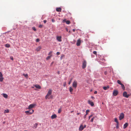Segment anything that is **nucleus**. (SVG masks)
<instances>
[{
  "label": "nucleus",
  "instance_id": "27",
  "mask_svg": "<svg viewBox=\"0 0 131 131\" xmlns=\"http://www.w3.org/2000/svg\"><path fill=\"white\" fill-rule=\"evenodd\" d=\"M51 56L52 55H51L50 56H48L46 58V59L47 60H48L49 59H50L51 58Z\"/></svg>",
  "mask_w": 131,
  "mask_h": 131
},
{
  "label": "nucleus",
  "instance_id": "42",
  "mask_svg": "<svg viewBox=\"0 0 131 131\" xmlns=\"http://www.w3.org/2000/svg\"><path fill=\"white\" fill-rule=\"evenodd\" d=\"M39 27L40 28H42V25H40L39 26Z\"/></svg>",
  "mask_w": 131,
  "mask_h": 131
},
{
  "label": "nucleus",
  "instance_id": "54",
  "mask_svg": "<svg viewBox=\"0 0 131 131\" xmlns=\"http://www.w3.org/2000/svg\"><path fill=\"white\" fill-rule=\"evenodd\" d=\"M91 98L93 99H94V97L93 96H91Z\"/></svg>",
  "mask_w": 131,
  "mask_h": 131
},
{
  "label": "nucleus",
  "instance_id": "25",
  "mask_svg": "<svg viewBox=\"0 0 131 131\" xmlns=\"http://www.w3.org/2000/svg\"><path fill=\"white\" fill-rule=\"evenodd\" d=\"M23 75L25 77L27 78L28 77V75L27 74H25L24 73L23 74Z\"/></svg>",
  "mask_w": 131,
  "mask_h": 131
},
{
  "label": "nucleus",
  "instance_id": "57",
  "mask_svg": "<svg viewBox=\"0 0 131 131\" xmlns=\"http://www.w3.org/2000/svg\"><path fill=\"white\" fill-rule=\"evenodd\" d=\"M86 127V125H84V128H85V127Z\"/></svg>",
  "mask_w": 131,
  "mask_h": 131
},
{
  "label": "nucleus",
  "instance_id": "58",
  "mask_svg": "<svg viewBox=\"0 0 131 131\" xmlns=\"http://www.w3.org/2000/svg\"><path fill=\"white\" fill-rule=\"evenodd\" d=\"M94 118V117H93L92 118H93V119Z\"/></svg>",
  "mask_w": 131,
  "mask_h": 131
},
{
  "label": "nucleus",
  "instance_id": "55",
  "mask_svg": "<svg viewBox=\"0 0 131 131\" xmlns=\"http://www.w3.org/2000/svg\"><path fill=\"white\" fill-rule=\"evenodd\" d=\"M80 114V113H77V114L78 115H79V114Z\"/></svg>",
  "mask_w": 131,
  "mask_h": 131
},
{
  "label": "nucleus",
  "instance_id": "24",
  "mask_svg": "<svg viewBox=\"0 0 131 131\" xmlns=\"http://www.w3.org/2000/svg\"><path fill=\"white\" fill-rule=\"evenodd\" d=\"M5 46L7 48H9L10 47V45L9 44L7 43L5 45Z\"/></svg>",
  "mask_w": 131,
  "mask_h": 131
},
{
  "label": "nucleus",
  "instance_id": "8",
  "mask_svg": "<svg viewBox=\"0 0 131 131\" xmlns=\"http://www.w3.org/2000/svg\"><path fill=\"white\" fill-rule=\"evenodd\" d=\"M81 41L80 39L77 40L76 45L77 46H79L80 45Z\"/></svg>",
  "mask_w": 131,
  "mask_h": 131
},
{
  "label": "nucleus",
  "instance_id": "19",
  "mask_svg": "<svg viewBox=\"0 0 131 131\" xmlns=\"http://www.w3.org/2000/svg\"><path fill=\"white\" fill-rule=\"evenodd\" d=\"M56 10L57 12H61V8H57L56 9Z\"/></svg>",
  "mask_w": 131,
  "mask_h": 131
},
{
  "label": "nucleus",
  "instance_id": "45",
  "mask_svg": "<svg viewBox=\"0 0 131 131\" xmlns=\"http://www.w3.org/2000/svg\"><path fill=\"white\" fill-rule=\"evenodd\" d=\"M10 59L12 60H13V57H10Z\"/></svg>",
  "mask_w": 131,
  "mask_h": 131
},
{
  "label": "nucleus",
  "instance_id": "30",
  "mask_svg": "<svg viewBox=\"0 0 131 131\" xmlns=\"http://www.w3.org/2000/svg\"><path fill=\"white\" fill-rule=\"evenodd\" d=\"M9 112V110H5L4 111V113H8Z\"/></svg>",
  "mask_w": 131,
  "mask_h": 131
},
{
  "label": "nucleus",
  "instance_id": "43",
  "mask_svg": "<svg viewBox=\"0 0 131 131\" xmlns=\"http://www.w3.org/2000/svg\"><path fill=\"white\" fill-rule=\"evenodd\" d=\"M60 54V53L59 52H57V54L58 55H59Z\"/></svg>",
  "mask_w": 131,
  "mask_h": 131
},
{
  "label": "nucleus",
  "instance_id": "47",
  "mask_svg": "<svg viewBox=\"0 0 131 131\" xmlns=\"http://www.w3.org/2000/svg\"><path fill=\"white\" fill-rule=\"evenodd\" d=\"M94 119L92 118L91 119V122H92L93 121Z\"/></svg>",
  "mask_w": 131,
  "mask_h": 131
},
{
  "label": "nucleus",
  "instance_id": "52",
  "mask_svg": "<svg viewBox=\"0 0 131 131\" xmlns=\"http://www.w3.org/2000/svg\"><path fill=\"white\" fill-rule=\"evenodd\" d=\"M66 30L67 31H68V29L67 28H66Z\"/></svg>",
  "mask_w": 131,
  "mask_h": 131
},
{
  "label": "nucleus",
  "instance_id": "4",
  "mask_svg": "<svg viewBox=\"0 0 131 131\" xmlns=\"http://www.w3.org/2000/svg\"><path fill=\"white\" fill-rule=\"evenodd\" d=\"M118 91L116 90H114L113 91V95L114 96H116L118 94Z\"/></svg>",
  "mask_w": 131,
  "mask_h": 131
},
{
  "label": "nucleus",
  "instance_id": "59",
  "mask_svg": "<svg viewBox=\"0 0 131 131\" xmlns=\"http://www.w3.org/2000/svg\"><path fill=\"white\" fill-rule=\"evenodd\" d=\"M31 88H34V87H33V86L32 87H31Z\"/></svg>",
  "mask_w": 131,
  "mask_h": 131
},
{
  "label": "nucleus",
  "instance_id": "3",
  "mask_svg": "<svg viewBox=\"0 0 131 131\" xmlns=\"http://www.w3.org/2000/svg\"><path fill=\"white\" fill-rule=\"evenodd\" d=\"M34 112V111L33 110L29 109V110L25 111V113L26 114H31L33 113Z\"/></svg>",
  "mask_w": 131,
  "mask_h": 131
},
{
  "label": "nucleus",
  "instance_id": "2",
  "mask_svg": "<svg viewBox=\"0 0 131 131\" xmlns=\"http://www.w3.org/2000/svg\"><path fill=\"white\" fill-rule=\"evenodd\" d=\"M77 84L78 82L77 81L75 80L73 82L72 86L73 88L75 89H76L77 87Z\"/></svg>",
  "mask_w": 131,
  "mask_h": 131
},
{
  "label": "nucleus",
  "instance_id": "29",
  "mask_svg": "<svg viewBox=\"0 0 131 131\" xmlns=\"http://www.w3.org/2000/svg\"><path fill=\"white\" fill-rule=\"evenodd\" d=\"M117 83L120 84V85H121V84H122V83H121V81L119 80H118L117 81Z\"/></svg>",
  "mask_w": 131,
  "mask_h": 131
},
{
  "label": "nucleus",
  "instance_id": "21",
  "mask_svg": "<svg viewBox=\"0 0 131 131\" xmlns=\"http://www.w3.org/2000/svg\"><path fill=\"white\" fill-rule=\"evenodd\" d=\"M3 96L4 97L6 98H7L8 97V95L6 94H3Z\"/></svg>",
  "mask_w": 131,
  "mask_h": 131
},
{
  "label": "nucleus",
  "instance_id": "35",
  "mask_svg": "<svg viewBox=\"0 0 131 131\" xmlns=\"http://www.w3.org/2000/svg\"><path fill=\"white\" fill-rule=\"evenodd\" d=\"M61 108H60L58 110V113H61Z\"/></svg>",
  "mask_w": 131,
  "mask_h": 131
},
{
  "label": "nucleus",
  "instance_id": "26",
  "mask_svg": "<svg viewBox=\"0 0 131 131\" xmlns=\"http://www.w3.org/2000/svg\"><path fill=\"white\" fill-rule=\"evenodd\" d=\"M109 88V87L108 86L106 87V86H104L103 87V89L105 90H106L107 89V88Z\"/></svg>",
  "mask_w": 131,
  "mask_h": 131
},
{
  "label": "nucleus",
  "instance_id": "1",
  "mask_svg": "<svg viewBox=\"0 0 131 131\" xmlns=\"http://www.w3.org/2000/svg\"><path fill=\"white\" fill-rule=\"evenodd\" d=\"M52 90H51L50 89L49 90L48 92L46 95L45 97L46 99H49V98H48L49 97L51 94L52 93Z\"/></svg>",
  "mask_w": 131,
  "mask_h": 131
},
{
  "label": "nucleus",
  "instance_id": "50",
  "mask_svg": "<svg viewBox=\"0 0 131 131\" xmlns=\"http://www.w3.org/2000/svg\"><path fill=\"white\" fill-rule=\"evenodd\" d=\"M97 93V91H95L94 92V94H96Z\"/></svg>",
  "mask_w": 131,
  "mask_h": 131
},
{
  "label": "nucleus",
  "instance_id": "5",
  "mask_svg": "<svg viewBox=\"0 0 131 131\" xmlns=\"http://www.w3.org/2000/svg\"><path fill=\"white\" fill-rule=\"evenodd\" d=\"M123 95L124 97L127 98H128L130 96L129 94H127V93L126 92H124L123 93Z\"/></svg>",
  "mask_w": 131,
  "mask_h": 131
},
{
  "label": "nucleus",
  "instance_id": "34",
  "mask_svg": "<svg viewBox=\"0 0 131 131\" xmlns=\"http://www.w3.org/2000/svg\"><path fill=\"white\" fill-rule=\"evenodd\" d=\"M32 29L35 31H36L37 30L35 28V27H32Z\"/></svg>",
  "mask_w": 131,
  "mask_h": 131
},
{
  "label": "nucleus",
  "instance_id": "36",
  "mask_svg": "<svg viewBox=\"0 0 131 131\" xmlns=\"http://www.w3.org/2000/svg\"><path fill=\"white\" fill-rule=\"evenodd\" d=\"M93 53L94 54L97 55V52L96 51H94L93 52Z\"/></svg>",
  "mask_w": 131,
  "mask_h": 131
},
{
  "label": "nucleus",
  "instance_id": "46",
  "mask_svg": "<svg viewBox=\"0 0 131 131\" xmlns=\"http://www.w3.org/2000/svg\"><path fill=\"white\" fill-rule=\"evenodd\" d=\"M107 72L106 71H105L104 72V74L105 75H106L107 74Z\"/></svg>",
  "mask_w": 131,
  "mask_h": 131
},
{
  "label": "nucleus",
  "instance_id": "10",
  "mask_svg": "<svg viewBox=\"0 0 131 131\" xmlns=\"http://www.w3.org/2000/svg\"><path fill=\"white\" fill-rule=\"evenodd\" d=\"M36 105L35 104H32L29 105L28 107V109H31V108H33Z\"/></svg>",
  "mask_w": 131,
  "mask_h": 131
},
{
  "label": "nucleus",
  "instance_id": "31",
  "mask_svg": "<svg viewBox=\"0 0 131 131\" xmlns=\"http://www.w3.org/2000/svg\"><path fill=\"white\" fill-rule=\"evenodd\" d=\"M114 121L116 123H118L119 122H118L117 119L116 118H115L114 119Z\"/></svg>",
  "mask_w": 131,
  "mask_h": 131
},
{
  "label": "nucleus",
  "instance_id": "61",
  "mask_svg": "<svg viewBox=\"0 0 131 131\" xmlns=\"http://www.w3.org/2000/svg\"><path fill=\"white\" fill-rule=\"evenodd\" d=\"M24 131H27L25 130H24Z\"/></svg>",
  "mask_w": 131,
  "mask_h": 131
},
{
  "label": "nucleus",
  "instance_id": "48",
  "mask_svg": "<svg viewBox=\"0 0 131 131\" xmlns=\"http://www.w3.org/2000/svg\"><path fill=\"white\" fill-rule=\"evenodd\" d=\"M46 22L47 20H43V22L45 23H46Z\"/></svg>",
  "mask_w": 131,
  "mask_h": 131
},
{
  "label": "nucleus",
  "instance_id": "11",
  "mask_svg": "<svg viewBox=\"0 0 131 131\" xmlns=\"http://www.w3.org/2000/svg\"><path fill=\"white\" fill-rule=\"evenodd\" d=\"M61 37V36H57V40L61 42L62 41Z\"/></svg>",
  "mask_w": 131,
  "mask_h": 131
},
{
  "label": "nucleus",
  "instance_id": "33",
  "mask_svg": "<svg viewBox=\"0 0 131 131\" xmlns=\"http://www.w3.org/2000/svg\"><path fill=\"white\" fill-rule=\"evenodd\" d=\"M66 23L68 24H69L70 23V21L69 20L67 21Z\"/></svg>",
  "mask_w": 131,
  "mask_h": 131
},
{
  "label": "nucleus",
  "instance_id": "53",
  "mask_svg": "<svg viewBox=\"0 0 131 131\" xmlns=\"http://www.w3.org/2000/svg\"><path fill=\"white\" fill-rule=\"evenodd\" d=\"M57 74H60V72H59V71H58V72H57Z\"/></svg>",
  "mask_w": 131,
  "mask_h": 131
},
{
  "label": "nucleus",
  "instance_id": "32",
  "mask_svg": "<svg viewBox=\"0 0 131 131\" xmlns=\"http://www.w3.org/2000/svg\"><path fill=\"white\" fill-rule=\"evenodd\" d=\"M119 123H117L116 127L117 129H118L119 128Z\"/></svg>",
  "mask_w": 131,
  "mask_h": 131
},
{
  "label": "nucleus",
  "instance_id": "14",
  "mask_svg": "<svg viewBox=\"0 0 131 131\" xmlns=\"http://www.w3.org/2000/svg\"><path fill=\"white\" fill-rule=\"evenodd\" d=\"M57 117V115L55 114H54L52 115L51 117V118L52 119H54L56 118Z\"/></svg>",
  "mask_w": 131,
  "mask_h": 131
},
{
  "label": "nucleus",
  "instance_id": "16",
  "mask_svg": "<svg viewBox=\"0 0 131 131\" xmlns=\"http://www.w3.org/2000/svg\"><path fill=\"white\" fill-rule=\"evenodd\" d=\"M41 48V46H39L36 48V50L37 51H39Z\"/></svg>",
  "mask_w": 131,
  "mask_h": 131
},
{
  "label": "nucleus",
  "instance_id": "12",
  "mask_svg": "<svg viewBox=\"0 0 131 131\" xmlns=\"http://www.w3.org/2000/svg\"><path fill=\"white\" fill-rule=\"evenodd\" d=\"M89 112V110H87L86 111V113L84 115V118H86V116H87V115L88 114V113Z\"/></svg>",
  "mask_w": 131,
  "mask_h": 131
},
{
  "label": "nucleus",
  "instance_id": "18",
  "mask_svg": "<svg viewBox=\"0 0 131 131\" xmlns=\"http://www.w3.org/2000/svg\"><path fill=\"white\" fill-rule=\"evenodd\" d=\"M128 125V123H126L124 125L123 128L125 129L126 128Z\"/></svg>",
  "mask_w": 131,
  "mask_h": 131
},
{
  "label": "nucleus",
  "instance_id": "44",
  "mask_svg": "<svg viewBox=\"0 0 131 131\" xmlns=\"http://www.w3.org/2000/svg\"><path fill=\"white\" fill-rule=\"evenodd\" d=\"M66 21H67L66 20V19H64L63 20V22H66Z\"/></svg>",
  "mask_w": 131,
  "mask_h": 131
},
{
  "label": "nucleus",
  "instance_id": "23",
  "mask_svg": "<svg viewBox=\"0 0 131 131\" xmlns=\"http://www.w3.org/2000/svg\"><path fill=\"white\" fill-rule=\"evenodd\" d=\"M37 123H35V124L34 125L33 128H36L37 126Z\"/></svg>",
  "mask_w": 131,
  "mask_h": 131
},
{
  "label": "nucleus",
  "instance_id": "40",
  "mask_svg": "<svg viewBox=\"0 0 131 131\" xmlns=\"http://www.w3.org/2000/svg\"><path fill=\"white\" fill-rule=\"evenodd\" d=\"M52 53V51H51L49 53L48 55H51Z\"/></svg>",
  "mask_w": 131,
  "mask_h": 131
},
{
  "label": "nucleus",
  "instance_id": "9",
  "mask_svg": "<svg viewBox=\"0 0 131 131\" xmlns=\"http://www.w3.org/2000/svg\"><path fill=\"white\" fill-rule=\"evenodd\" d=\"M86 62L85 61H83L82 64V68H85L86 66Z\"/></svg>",
  "mask_w": 131,
  "mask_h": 131
},
{
  "label": "nucleus",
  "instance_id": "60",
  "mask_svg": "<svg viewBox=\"0 0 131 131\" xmlns=\"http://www.w3.org/2000/svg\"><path fill=\"white\" fill-rule=\"evenodd\" d=\"M70 32V31H69V32Z\"/></svg>",
  "mask_w": 131,
  "mask_h": 131
},
{
  "label": "nucleus",
  "instance_id": "37",
  "mask_svg": "<svg viewBox=\"0 0 131 131\" xmlns=\"http://www.w3.org/2000/svg\"><path fill=\"white\" fill-rule=\"evenodd\" d=\"M66 85V82H65L64 83H63V86L64 87H65Z\"/></svg>",
  "mask_w": 131,
  "mask_h": 131
},
{
  "label": "nucleus",
  "instance_id": "20",
  "mask_svg": "<svg viewBox=\"0 0 131 131\" xmlns=\"http://www.w3.org/2000/svg\"><path fill=\"white\" fill-rule=\"evenodd\" d=\"M73 91V88L71 87H70L69 88V91L70 92H71V94H72V92Z\"/></svg>",
  "mask_w": 131,
  "mask_h": 131
},
{
  "label": "nucleus",
  "instance_id": "22",
  "mask_svg": "<svg viewBox=\"0 0 131 131\" xmlns=\"http://www.w3.org/2000/svg\"><path fill=\"white\" fill-rule=\"evenodd\" d=\"M121 86L123 90H124L125 89V87L124 85L122 83L121 85Z\"/></svg>",
  "mask_w": 131,
  "mask_h": 131
},
{
  "label": "nucleus",
  "instance_id": "28",
  "mask_svg": "<svg viewBox=\"0 0 131 131\" xmlns=\"http://www.w3.org/2000/svg\"><path fill=\"white\" fill-rule=\"evenodd\" d=\"M64 55L63 54H62L61 55V57H60V59L61 60H62V59L63 58V57H64Z\"/></svg>",
  "mask_w": 131,
  "mask_h": 131
},
{
  "label": "nucleus",
  "instance_id": "6",
  "mask_svg": "<svg viewBox=\"0 0 131 131\" xmlns=\"http://www.w3.org/2000/svg\"><path fill=\"white\" fill-rule=\"evenodd\" d=\"M124 115L123 113H121L120 114L119 117V120H121L123 119L124 118Z\"/></svg>",
  "mask_w": 131,
  "mask_h": 131
},
{
  "label": "nucleus",
  "instance_id": "39",
  "mask_svg": "<svg viewBox=\"0 0 131 131\" xmlns=\"http://www.w3.org/2000/svg\"><path fill=\"white\" fill-rule=\"evenodd\" d=\"M40 41V40L39 39H36V42H39Z\"/></svg>",
  "mask_w": 131,
  "mask_h": 131
},
{
  "label": "nucleus",
  "instance_id": "15",
  "mask_svg": "<svg viewBox=\"0 0 131 131\" xmlns=\"http://www.w3.org/2000/svg\"><path fill=\"white\" fill-rule=\"evenodd\" d=\"M88 103L91 105V106H93L94 105V103L92 102L90 100H89L88 101Z\"/></svg>",
  "mask_w": 131,
  "mask_h": 131
},
{
  "label": "nucleus",
  "instance_id": "49",
  "mask_svg": "<svg viewBox=\"0 0 131 131\" xmlns=\"http://www.w3.org/2000/svg\"><path fill=\"white\" fill-rule=\"evenodd\" d=\"M53 62H52L50 64V66H52V65L53 64Z\"/></svg>",
  "mask_w": 131,
  "mask_h": 131
},
{
  "label": "nucleus",
  "instance_id": "38",
  "mask_svg": "<svg viewBox=\"0 0 131 131\" xmlns=\"http://www.w3.org/2000/svg\"><path fill=\"white\" fill-rule=\"evenodd\" d=\"M93 115L92 114V115H91L89 117V119H90V118L92 117Z\"/></svg>",
  "mask_w": 131,
  "mask_h": 131
},
{
  "label": "nucleus",
  "instance_id": "56",
  "mask_svg": "<svg viewBox=\"0 0 131 131\" xmlns=\"http://www.w3.org/2000/svg\"><path fill=\"white\" fill-rule=\"evenodd\" d=\"M72 30H73V31L74 32L75 31V29H73Z\"/></svg>",
  "mask_w": 131,
  "mask_h": 131
},
{
  "label": "nucleus",
  "instance_id": "7",
  "mask_svg": "<svg viewBox=\"0 0 131 131\" xmlns=\"http://www.w3.org/2000/svg\"><path fill=\"white\" fill-rule=\"evenodd\" d=\"M4 80V78L2 73L0 72V81L2 82Z\"/></svg>",
  "mask_w": 131,
  "mask_h": 131
},
{
  "label": "nucleus",
  "instance_id": "41",
  "mask_svg": "<svg viewBox=\"0 0 131 131\" xmlns=\"http://www.w3.org/2000/svg\"><path fill=\"white\" fill-rule=\"evenodd\" d=\"M72 80V79H71V80H70V82H69L68 83V84L69 85H70V84L71 83V81Z\"/></svg>",
  "mask_w": 131,
  "mask_h": 131
},
{
  "label": "nucleus",
  "instance_id": "51",
  "mask_svg": "<svg viewBox=\"0 0 131 131\" xmlns=\"http://www.w3.org/2000/svg\"><path fill=\"white\" fill-rule=\"evenodd\" d=\"M52 22H54L55 21L53 19H52Z\"/></svg>",
  "mask_w": 131,
  "mask_h": 131
},
{
  "label": "nucleus",
  "instance_id": "17",
  "mask_svg": "<svg viewBox=\"0 0 131 131\" xmlns=\"http://www.w3.org/2000/svg\"><path fill=\"white\" fill-rule=\"evenodd\" d=\"M84 128L82 125H81L79 127V129L81 131Z\"/></svg>",
  "mask_w": 131,
  "mask_h": 131
},
{
  "label": "nucleus",
  "instance_id": "13",
  "mask_svg": "<svg viewBox=\"0 0 131 131\" xmlns=\"http://www.w3.org/2000/svg\"><path fill=\"white\" fill-rule=\"evenodd\" d=\"M34 86L37 88L40 89L41 88V86L38 84H36L34 85Z\"/></svg>",
  "mask_w": 131,
  "mask_h": 131
}]
</instances>
